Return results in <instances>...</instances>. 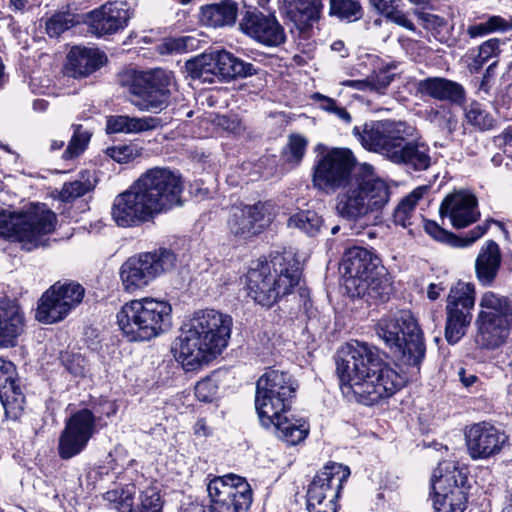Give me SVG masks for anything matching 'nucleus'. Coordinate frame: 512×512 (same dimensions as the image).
Here are the masks:
<instances>
[{
	"mask_svg": "<svg viewBox=\"0 0 512 512\" xmlns=\"http://www.w3.org/2000/svg\"><path fill=\"white\" fill-rule=\"evenodd\" d=\"M343 357L336 361L342 394L349 400L371 406L393 396L405 379L386 363L377 347L366 342L347 344Z\"/></svg>",
	"mask_w": 512,
	"mask_h": 512,
	"instance_id": "nucleus-1",
	"label": "nucleus"
},
{
	"mask_svg": "<svg viewBox=\"0 0 512 512\" xmlns=\"http://www.w3.org/2000/svg\"><path fill=\"white\" fill-rule=\"evenodd\" d=\"M182 192L180 174L167 168L149 169L114 198L111 217L118 227L141 226L181 205Z\"/></svg>",
	"mask_w": 512,
	"mask_h": 512,
	"instance_id": "nucleus-2",
	"label": "nucleus"
},
{
	"mask_svg": "<svg viewBox=\"0 0 512 512\" xmlns=\"http://www.w3.org/2000/svg\"><path fill=\"white\" fill-rule=\"evenodd\" d=\"M353 135L362 146L409 172L426 171L432 165L431 149L417 128L402 121H372L355 126Z\"/></svg>",
	"mask_w": 512,
	"mask_h": 512,
	"instance_id": "nucleus-3",
	"label": "nucleus"
},
{
	"mask_svg": "<svg viewBox=\"0 0 512 512\" xmlns=\"http://www.w3.org/2000/svg\"><path fill=\"white\" fill-rule=\"evenodd\" d=\"M233 326L230 315L214 309L195 312L178 337L176 359L193 371L220 354L228 345Z\"/></svg>",
	"mask_w": 512,
	"mask_h": 512,
	"instance_id": "nucleus-4",
	"label": "nucleus"
},
{
	"mask_svg": "<svg viewBox=\"0 0 512 512\" xmlns=\"http://www.w3.org/2000/svg\"><path fill=\"white\" fill-rule=\"evenodd\" d=\"M301 265L292 252L273 253L269 260L252 263L246 275L248 295L258 304L271 307L299 285Z\"/></svg>",
	"mask_w": 512,
	"mask_h": 512,
	"instance_id": "nucleus-5",
	"label": "nucleus"
},
{
	"mask_svg": "<svg viewBox=\"0 0 512 512\" xmlns=\"http://www.w3.org/2000/svg\"><path fill=\"white\" fill-rule=\"evenodd\" d=\"M342 188L336 198V211L347 220L356 221L370 212L380 211L390 199L388 184L368 164H363Z\"/></svg>",
	"mask_w": 512,
	"mask_h": 512,
	"instance_id": "nucleus-6",
	"label": "nucleus"
},
{
	"mask_svg": "<svg viewBox=\"0 0 512 512\" xmlns=\"http://www.w3.org/2000/svg\"><path fill=\"white\" fill-rule=\"evenodd\" d=\"M119 329L129 341H147L170 329L172 306L152 297L131 300L117 313Z\"/></svg>",
	"mask_w": 512,
	"mask_h": 512,
	"instance_id": "nucleus-7",
	"label": "nucleus"
},
{
	"mask_svg": "<svg viewBox=\"0 0 512 512\" xmlns=\"http://www.w3.org/2000/svg\"><path fill=\"white\" fill-rule=\"evenodd\" d=\"M375 333L390 351L409 366H419L426 353L423 332L409 310L382 317L375 324Z\"/></svg>",
	"mask_w": 512,
	"mask_h": 512,
	"instance_id": "nucleus-8",
	"label": "nucleus"
},
{
	"mask_svg": "<svg viewBox=\"0 0 512 512\" xmlns=\"http://www.w3.org/2000/svg\"><path fill=\"white\" fill-rule=\"evenodd\" d=\"M56 224V214L45 204L31 203L19 212L0 208V237L21 243L27 251L44 245V237L55 230Z\"/></svg>",
	"mask_w": 512,
	"mask_h": 512,
	"instance_id": "nucleus-9",
	"label": "nucleus"
},
{
	"mask_svg": "<svg viewBox=\"0 0 512 512\" xmlns=\"http://www.w3.org/2000/svg\"><path fill=\"white\" fill-rule=\"evenodd\" d=\"M475 324V343L479 348L493 350L503 345L512 331V293L508 296L493 291L483 293Z\"/></svg>",
	"mask_w": 512,
	"mask_h": 512,
	"instance_id": "nucleus-10",
	"label": "nucleus"
},
{
	"mask_svg": "<svg viewBox=\"0 0 512 512\" xmlns=\"http://www.w3.org/2000/svg\"><path fill=\"white\" fill-rule=\"evenodd\" d=\"M128 101L139 111L159 113L170 104L175 88L174 75L170 71L155 69L132 72L123 83Z\"/></svg>",
	"mask_w": 512,
	"mask_h": 512,
	"instance_id": "nucleus-11",
	"label": "nucleus"
},
{
	"mask_svg": "<svg viewBox=\"0 0 512 512\" xmlns=\"http://www.w3.org/2000/svg\"><path fill=\"white\" fill-rule=\"evenodd\" d=\"M297 384L288 372L267 370L256 382L255 408L260 423H270L279 412H288Z\"/></svg>",
	"mask_w": 512,
	"mask_h": 512,
	"instance_id": "nucleus-12",
	"label": "nucleus"
},
{
	"mask_svg": "<svg viewBox=\"0 0 512 512\" xmlns=\"http://www.w3.org/2000/svg\"><path fill=\"white\" fill-rule=\"evenodd\" d=\"M176 255L167 248L140 253L128 258L120 267L124 291L134 293L148 286L161 274L174 268Z\"/></svg>",
	"mask_w": 512,
	"mask_h": 512,
	"instance_id": "nucleus-13",
	"label": "nucleus"
},
{
	"mask_svg": "<svg viewBox=\"0 0 512 512\" xmlns=\"http://www.w3.org/2000/svg\"><path fill=\"white\" fill-rule=\"evenodd\" d=\"M467 482L465 469L452 461L439 463L431 478L435 509L438 512H464L468 500Z\"/></svg>",
	"mask_w": 512,
	"mask_h": 512,
	"instance_id": "nucleus-14",
	"label": "nucleus"
},
{
	"mask_svg": "<svg viewBox=\"0 0 512 512\" xmlns=\"http://www.w3.org/2000/svg\"><path fill=\"white\" fill-rule=\"evenodd\" d=\"M350 470L336 462H328L313 477L307 489L308 512H337V500Z\"/></svg>",
	"mask_w": 512,
	"mask_h": 512,
	"instance_id": "nucleus-15",
	"label": "nucleus"
},
{
	"mask_svg": "<svg viewBox=\"0 0 512 512\" xmlns=\"http://www.w3.org/2000/svg\"><path fill=\"white\" fill-rule=\"evenodd\" d=\"M207 493L210 512H247L252 503L250 485L235 474L210 479Z\"/></svg>",
	"mask_w": 512,
	"mask_h": 512,
	"instance_id": "nucleus-16",
	"label": "nucleus"
},
{
	"mask_svg": "<svg viewBox=\"0 0 512 512\" xmlns=\"http://www.w3.org/2000/svg\"><path fill=\"white\" fill-rule=\"evenodd\" d=\"M356 158L348 148H332L319 156L314 166L313 185L326 193L335 192L352 180Z\"/></svg>",
	"mask_w": 512,
	"mask_h": 512,
	"instance_id": "nucleus-17",
	"label": "nucleus"
},
{
	"mask_svg": "<svg viewBox=\"0 0 512 512\" xmlns=\"http://www.w3.org/2000/svg\"><path fill=\"white\" fill-rule=\"evenodd\" d=\"M475 305V285L458 281L450 289L446 305L445 338L456 344L465 335L472 320Z\"/></svg>",
	"mask_w": 512,
	"mask_h": 512,
	"instance_id": "nucleus-18",
	"label": "nucleus"
},
{
	"mask_svg": "<svg viewBox=\"0 0 512 512\" xmlns=\"http://www.w3.org/2000/svg\"><path fill=\"white\" fill-rule=\"evenodd\" d=\"M84 293V288L78 283L52 285L38 301L36 319L44 324L63 320L72 309L81 303Z\"/></svg>",
	"mask_w": 512,
	"mask_h": 512,
	"instance_id": "nucleus-19",
	"label": "nucleus"
},
{
	"mask_svg": "<svg viewBox=\"0 0 512 512\" xmlns=\"http://www.w3.org/2000/svg\"><path fill=\"white\" fill-rule=\"evenodd\" d=\"M96 417L89 409H81L70 416L59 437L58 453L67 460L80 454L95 432Z\"/></svg>",
	"mask_w": 512,
	"mask_h": 512,
	"instance_id": "nucleus-20",
	"label": "nucleus"
},
{
	"mask_svg": "<svg viewBox=\"0 0 512 512\" xmlns=\"http://www.w3.org/2000/svg\"><path fill=\"white\" fill-rule=\"evenodd\" d=\"M464 436L468 455L473 460H486L498 455L508 442L505 431L486 421L466 427Z\"/></svg>",
	"mask_w": 512,
	"mask_h": 512,
	"instance_id": "nucleus-21",
	"label": "nucleus"
},
{
	"mask_svg": "<svg viewBox=\"0 0 512 512\" xmlns=\"http://www.w3.org/2000/svg\"><path fill=\"white\" fill-rule=\"evenodd\" d=\"M135 485L127 484L108 490L103 498L111 509L118 512H162L163 500L157 486L150 485L139 494V503L134 506Z\"/></svg>",
	"mask_w": 512,
	"mask_h": 512,
	"instance_id": "nucleus-22",
	"label": "nucleus"
},
{
	"mask_svg": "<svg viewBox=\"0 0 512 512\" xmlns=\"http://www.w3.org/2000/svg\"><path fill=\"white\" fill-rule=\"evenodd\" d=\"M380 259L367 248L354 246L344 253L341 267L347 282L357 289L365 290L375 280Z\"/></svg>",
	"mask_w": 512,
	"mask_h": 512,
	"instance_id": "nucleus-23",
	"label": "nucleus"
},
{
	"mask_svg": "<svg viewBox=\"0 0 512 512\" xmlns=\"http://www.w3.org/2000/svg\"><path fill=\"white\" fill-rule=\"evenodd\" d=\"M241 31L267 47H278L285 43L286 33L274 14L247 11L240 22Z\"/></svg>",
	"mask_w": 512,
	"mask_h": 512,
	"instance_id": "nucleus-24",
	"label": "nucleus"
},
{
	"mask_svg": "<svg viewBox=\"0 0 512 512\" xmlns=\"http://www.w3.org/2000/svg\"><path fill=\"white\" fill-rule=\"evenodd\" d=\"M131 17L125 2H108L88 15L90 31L98 37L123 30Z\"/></svg>",
	"mask_w": 512,
	"mask_h": 512,
	"instance_id": "nucleus-25",
	"label": "nucleus"
},
{
	"mask_svg": "<svg viewBox=\"0 0 512 512\" xmlns=\"http://www.w3.org/2000/svg\"><path fill=\"white\" fill-rule=\"evenodd\" d=\"M442 218L448 217L453 227L465 228L480 217L477 198L466 191H455L447 195L439 208Z\"/></svg>",
	"mask_w": 512,
	"mask_h": 512,
	"instance_id": "nucleus-26",
	"label": "nucleus"
},
{
	"mask_svg": "<svg viewBox=\"0 0 512 512\" xmlns=\"http://www.w3.org/2000/svg\"><path fill=\"white\" fill-rule=\"evenodd\" d=\"M270 220V204L258 202L235 208L228 220V227L233 235L247 238L259 233Z\"/></svg>",
	"mask_w": 512,
	"mask_h": 512,
	"instance_id": "nucleus-27",
	"label": "nucleus"
},
{
	"mask_svg": "<svg viewBox=\"0 0 512 512\" xmlns=\"http://www.w3.org/2000/svg\"><path fill=\"white\" fill-rule=\"evenodd\" d=\"M25 330V316L18 305L0 301V348L15 347Z\"/></svg>",
	"mask_w": 512,
	"mask_h": 512,
	"instance_id": "nucleus-28",
	"label": "nucleus"
},
{
	"mask_svg": "<svg viewBox=\"0 0 512 512\" xmlns=\"http://www.w3.org/2000/svg\"><path fill=\"white\" fill-rule=\"evenodd\" d=\"M416 91L421 96H428L439 101L461 104L465 100L464 87L453 80L443 77H427L416 83Z\"/></svg>",
	"mask_w": 512,
	"mask_h": 512,
	"instance_id": "nucleus-29",
	"label": "nucleus"
},
{
	"mask_svg": "<svg viewBox=\"0 0 512 512\" xmlns=\"http://www.w3.org/2000/svg\"><path fill=\"white\" fill-rule=\"evenodd\" d=\"M107 61L104 52L97 48L73 47L67 56L66 69L74 78L87 77Z\"/></svg>",
	"mask_w": 512,
	"mask_h": 512,
	"instance_id": "nucleus-30",
	"label": "nucleus"
},
{
	"mask_svg": "<svg viewBox=\"0 0 512 512\" xmlns=\"http://www.w3.org/2000/svg\"><path fill=\"white\" fill-rule=\"evenodd\" d=\"M212 61L214 77L229 80L257 74V69L252 63L245 62L225 50L212 52Z\"/></svg>",
	"mask_w": 512,
	"mask_h": 512,
	"instance_id": "nucleus-31",
	"label": "nucleus"
},
{
	"mask_svg": "<svg viewBox=\"0 0 512 512\" xmlns=\"http://www.w3.org/2000/svg\"><path fill=\"white\" fill-rule=\"evenodd\" d=\"M270 420V423H261L262 426L266 428L273 426L277 436L288 445H297L304 441L310 431L309 423L305 419L289 417L287 412H279Z\"/></svg>",
	"mask_w": 512,
	"mask_h": 512,
	"instance_id": "nucleus-32",
	"label": "nucleus"
},
{
	"mask_svg": "<svg viewBox=\"0 0 512 512\" xmlns=\"http://www.w3.org/2000/svg\"><path fill=\"white\" fill-rule=\"evenodd\" d=\"M501 261L502 255L499 245L493 240L486 241L475 261V272L481 285L490 286L495 281Z\"/></svg>",
	"mask_w": 512,
	"mask_h": 512,
	"instance_id": "nucleus-33",
	"label": "nucleus"
},
{
	"mask_svg": "<svg viewBox=\"0 0 512 512\" xmlns=\"http://www.w3.org/2000/svg\"><path fill=\"white\" fill-rule=\"evenodd\" d=\"M237 15L238 3L234 0H221L200 8V21L212 28L233 26Z\"/></svg>",
	"mask_w": 512,
	"mask_h": 512,
	"instance_id": "nucleus-34",
	"label": "nucleus"
},
{
	"mask_svg": "<svg viewBox=\"0 0 512 512\" xmlns=\"http://www.w3.org/2000/svg\"><path fill=\"white\" fill-rule=\"evenodd\" d=\"M323 8L322 0H283V12L299 27L317 21Z\"/></svg>",
	"mask_w": 512,
	"mask_h": 512,
	"instance_id": "nucleus-35",
	"label": "nucleus"
},
{
	"mask_svg": "<svg viewBox=\"0 0 512 512\" xmlns=\"http://www.w3.org/2000/svg\"><path fill=\"white\" fill-rule=\"evenodd\" d=\"M160 124V118L152 116L130 117L128 115H113L107 118L106 131L109 134L140 133L156 129Z\"/></svg>",
	"mask_w": 512,
	"mask_h": 512,
	"instance_id": "nucleus-36",
	"label": "nucleus"
},
{
	"mask_svg": "<svg viewBox=\"0 0 512 512\" xmlns=\"http://www.w3.org/2000/svg\"><path fill=\"white\" fill-rule=\"evenodd\" d=\"M487 225H478L471 230L465 237L457 236L441 226L435 221L428 220L424 224V229L434 240L448 244L452 247H467L481 238L487 231Z\"/></svg>",
	"mask_w": 512,
	"mask_h": 512,
	"instance_id": "nucleus-37",
	"label": "nucleus"
},
{
	"mask_svg": "<svg viewBox=\"0 0 512 512\" xmlns=\"http://www.w3.org/2000/svg\"><path fill=\"white\" fill-rule=\"evenodd\" d=\"M414 15L423 29L440 43H448L452 39L454 25L447 18L418 9Z\"/></svg>",
	"mask_w": 512,
	"mask_h": 512,
	"instance_id": "nucleus-38",
	"label": "nucleus"
},
{
	"mask_svg": "<svg viewBox=\"0 0 512 512\" xmlns=\"http://www.w3.org/2000/svg\"><path fill=\"white\" fill-rule=\"evenodd\" d=\"M15 365L0 358V400L7 407L12 403L23 400L21 389L16 385Z\"/></svg>",
	"mask_w": 512,
	"mask_h": 512,
	"instance_id": "nucleus-39",
	"label": "nucleus"
},
{
	"mask_svg": "<svg viewBox=\"0 0 512 512\" xmlns=\"http://www.w3.org/2000/svg\"><path fill=\"white\" fill-rule=\"evenodd\" d=\"M369 2L377 12L383 15L387 20L408 31H416L415 24L404 11L399 9L402 0H369Z\"/></svg>",
	"mask_w": 512,
	"mask_h": 512,
	"instance_id": "nucleus-40",
	"label": "nucleus"
},
{
	"mask_svg": "<svg viewBox=\"0 0 512 512\" xmlns=\"http://www.w3.org/2000/svg\"><path fill=\"white\" fill-rule=\"evenodd\" d=\"M287 226L315 236L323 226V219L315 211L301 210L288 218Z\"/></svg>",
	"mask_w": 512,
	"mask_h": 512,
	"instance_id": "nucleus-41",
	"label": "nucleus"
},
{
	"mask_svg": "<svg viewBox=\"0 0 512 512\" xmlns=\"http://www.w3.org/2000/svg\"><path fill=\"white\" fill-rule=\"evenodd\" d=\"M512 29V23L500 15L488 16L483 21L470 25L467 34L471 38L482 37L497 32H507Z\"/></svg>",
	"mask_w": 512,
	"mask_h": 512,
	"instance_id": "nucleus-42",
	"label": "nucleus"
},
{
	"mask_svg": "<svg viewBox=\"0 0 512 512\" xmlns=\"http://www.w3.org/2000/svg\"><path fill=\"white\" fill-rule=\"evenodd\" d=\"M212 52L201 54L193 59L186 61L185 67L188 74L193 79H199L202 82L213 83L214 72L212 68Z\"/></svg>",
	"mask_w": 512,
	"mask_h": 512,
	"instance_id": "nucleus-43",
	"label": "nucleus"
},
{
	"mask_svg": "<svg viewBox=\"0 0 512 512\" xmlns=\"http://www.w3.org/2000/svg\"><path fill=\"white\" fill-rule=\"evenodd\" d=\"M73 135L68 143L67 148L63 152L62 158L64 160H72L79 157L87 148L91 132L81 124H72Z\"/></svg>",
	"mask_w": 512,
	"mask_h": 512,
	"instance_id": "nucleus-44",
	"label": "nucleus"
},
{
	"mask_svg": "<svg viewBox=\"0 0 512 512\" xmlns=\"http://www.w3.org/2000/svg\"><path fill=\"white\" fill-rule=\"evenodd\" d=\"M500 40L491 38L478 47V53L469 65L471 72L478 73L490 60L496 59L500 54Z\"/></svg>",
	"mask_w": 512,
	"mask_h": 512,
	"instance_id": "nucleus-45",
	"label": "nucleus"
},
{
	"mask_svg": "<svg viewBox=\"0 0 512 512\" xmlns=\"http://www.w3.org/2000/svg\"><path fill=\"white\" fill-rule=\"evenodd\" d=\"M330 14L339 17L341 20L353 22L363 15L359 0H329Z\"/></svg>",
	"mask_w": 512,
	"mask_h": 512,
	"instance_id": "nucleus-46",
	"label": "nucleus"
},
{
	"mask_svg": "<svg viewBox=\"0 0 512 512\" xmlns=\"http://www.w3.org/2000/svg\"><path fill=\"white\" fill-rule=\"evenodd\" d=\"M466 121L481 131L490 130L494 127V118L487 112L483 106L474 101L465 107Z\"/></svg>",
	"mask_w": 512,
	"mask_h": 512,
	"instance_id": "nucleus-47",
	"label": "nucleus"
},
{
	"mask_svg": "<svg viewBox=\"0 0 512 512\" xmlns=\"http://www.w3.org/2000/svg\"><path fill=\"white\" fill-rule=\"evenodd\" d=\"M421 196L422 194L419 190H414L412 193L401 200V202L394 209L393 218L395 224L404 228L411 224L410 218Z\"/></svg>",
	"mask_w": 512,
	"mask_h": 512,
	"instance_id": "nucleus-48",
	"label": "nucleus"
},
{
	"mask_svg": "<svg viewBox=\"0 0 512 512\" xmlns=\"http://www.w3.org/2000/svg\"><path fill=\"white\" fill-rule=\"evenodd\" d=\"M311 99L318 104L319 109L334 115L343 123L350 124L352 122V116L350 113L334 98L315 92L311 95Z\"/></svg>",
	"mask_w": 512,
	"mask_h": 512,
	"instance_id": "nucleus-49",
	"label": "nucleus"
},
{
	"mask_svg": "<svg viewBox=\"0 0 512 512\" xmlns=\"http://www.w3.org/2000/svg\"><path fill=\"white\" fill-rule=\"evenodd\" d=\"M393 66L387 64L374 70L367 78V90L378 94H384L385 90L391 84L394 74L391 73Z\"/></svg>",
	"mask_w": 512,
	"mask_h": 512,
	"instance_id": "nucleus-50",
	"label": "nucleus"
},
{
	"mask_svg": "<svg viewBox=\"0 0 512 512\" xmlns=\"http://www.w3.org/2000/svg\"><path fill=\"white\" fill-rule=\"evenodd\" d=\"M75 24L73 14L69 12H58L45 21V30L50 37H58Z\"/></svg>",
	"mask_w": 512,
	"mask_h": 512,
	"instance_id": "nucleus-51",
	"label": "nucleus"
},
{
	"mask_svg": "<svg viewBox=\"0 0 512 512\" xmlns=\"http://www.w3.org/2000/svg\"><path fill=\"white\" fill-rule=\"evenodd\" d=\"M307 147V140L298 134L289 137L287 146L283 151L285 161L292 164H299Z\"/></svg>",
	"mask_w": 512,
	"mask_h": 512,
	"instance_id": "nucleus-52",
	"label": "nucleus"
},
{
	"mask_svg": "<svg viewBox=\"0 0 512 512\" xmlns=\"http://www.w3.org/2000/svg\"><path fill=\"white\" fill-rule=\"evenodd\" d=\"M200 41L194 36L167 39L163 47L167 53H187L198 48Z\"/></svg>",
	"mask_w": 512,
	"mask_h": 512,
	"instance_id": "nucleus-53",
	"label": "nucleus"
},
{
	"mask_svg": "<svg viewBox=\"0 0 512 512\" xmlns=\"http://www.w3.org/2000/svg\"><path fill=\"white\" fill-rule=\"evenodd\" d=\"M92 189L90 181L75 180L65 183L60 191L59 198L63 202H70L79 198Z\"/></svg>",
	"mask_w": 512,
	"mask_h": 512,
	"instance_id": "nucleus-54",
	"label": "nucleus"
},
{
	"mask_svg": "<svg viewBox=\"0 0 512 512\" xmlns=\"http://www.w3.org/2000/svg\"><path fill=\"white\" fill-rule=\"evenodd\" d=\"M60 360L66 370L72 375L76 377H83L85 375L86 360L80 354L66 351L61 353Z\"/></svg>",
	"mask_w": 512,
	"mask_h": 512,
	"instance_id": "nucleus-55",
	"label": "nucleus"
},
{
	"mask_svg": "<svg viewBox=\"0 0 512 512\" xmlns=\"http://www.w3.org/2000/svg\"><path fill=\"white\" fill-rule=\"evenodd\" d=\"M106 154L118 163H128L139 155L134 145L126 144L108 147Z\"/></svg>",
	"mask_w": 512,
	"mask_h": 512,
	"instance_id": "nucleus-56",
	"label": "nucleus"
},
{
	"mask_svg": "<svg viewBox=\"0 0 512 512\" xmlns=\"http://www.w3.org/2000/svg\"><path fill=\"white\" fill-rule=\"evenodd\" d=\"M214 123L224 131L240 134L244 130L241 119L236 114L218 115Z\"/></svg>",
	"mask_w": 512,
	"mask_h": 512,
	"instance_id": "nucleus-57",
	"label": "nucleus"
},
{
	"mask_svg": "<svg viewBox=\"0 0 512 512\" xmlns=\"http://www.w3.org/2000/svg\"><path fill=\"white\" fill-rule=\"evenodd\" d=\"M216 393V386L211 380L199 381L195 386V396L201 402H211Z\"/></svg>",
	"mask_w": 512,
	"mask_h": 512,
	"instance_id": "nucleus-58",
	"label": "nucleus"
},
{
	"mask_svg": "<svg viewBox=\"0 0 512 512\" xmlns=\"http://www.w3.org/2000/svg\"><path fill=\"white\" fill-rule=\"evenodd\" d=\"M458 375L461 383L466 388L472 387L478 381V377L475 374L467 373L464 368H460Z\"/></svg>",
	"mask_w": 512,
	"mask_h": 512,
	"instance_id": "nucleus-59",
	"label": "nucleus"
},
{
	"mask_svg": "<svg viewBox=\"0 0 512 512\" xmlns=\"http://www.w3.org/2000/svg\"><path fill=\"white\" fill-rule=\"evenodd\" d=\"M444 290H445V287L441 283H439V284L431 283V284H429L428 289H427V297L430 300L435 301L439 298L440 293Z\"/></svg>",
	"mask_w": 512,
	"mask_h": 512,
	"instance_id": "nucleus-60",
	"label": "nucleus"
},
{
	"mask_svg": "<svg viewBox=\"0 0 512 512\" xmlns=\"http://www.w3.org/2000/svg\"><path fill=\"white\" fill-rule=\"evenodd\" d=\"M341 85L353 88L359 91H367L366 78L363 80H345L341 82Z\"/></svg>",
	"mask_w": 512,
	"mask_h": 512,
	"instance_id": "nucleus-61",
	"label": "nucleus"
},
{
	"mask_svg": "<svg viewBox=\"0 0 512 512\" xmlns=\"http://www.w3.org/2000/svg\"><path fill=\"white\" fill-rule=\"evenodd\" d=\"M441 118V112L439 110L432 109L428 113V119L430 120V122L436 123L438 126H442Z\"/></svg>",
	"mask_w": 512,
	"mask_h": 512,
	"instance_id": "nucleus-62",
	"label": "nucleus"
},
{
	"mask_svg": "<svg viewBox=\"0 0 512 512\" xmlns=\"http://www.w3.org/2000/svg\"><path fill=\"white\" fill-rule=\"evenodd\" d=\"M48 107V102L43 99H37L33 102V109L35 111H45Z\"/></svg>",
	"mask_w": 512,
	"mask_h": 512,
	"instance_id": "nucleus-63",
	"label": "nucleus"
},
{
	"mask_svg": "<svg viewBox=\"0 0 512 512\" xmlns=\"http://www.w3.org/2000/svg\"><path fill=\"white\" fill-rule=\"evenodd\" d=\"M489 82H490V79L488 78V75H483L478 89L480 91H484L485 93H488L489 88H490Z\"/></svg>",
	"mask_w": 512,
	"mask_h": 512,
	"instance_id": "nucleus-64",
	"label": "nucleus"
}]
</instances>
